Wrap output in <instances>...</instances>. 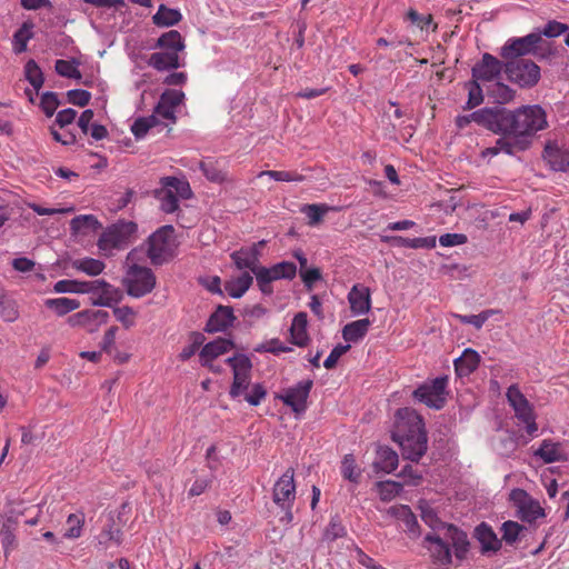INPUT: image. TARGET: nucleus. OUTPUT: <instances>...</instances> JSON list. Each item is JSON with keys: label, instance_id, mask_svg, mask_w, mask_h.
Here are the masks:
<instances>
[{"label": "nucleus", "instance_id": "f257e3e1", "mask_svg": "<svg viewBox=\"0 0 569 569\" xmlns=\"http://www.w3.org/2000/svg\"><path fill=\"white\" fill-rule=\"evenodd\" d=\"M547 126L546 111L538 104L522 106L515 110L496 107L495 133L507 134L518 150H527L536 133Z\"/></svg>", "mask_w": 569, "mask_h": 569}, {"label": "nucleus", "instance_id": "f03ea898", "mask_svg": "<svg viewBox=\"0 0 569 569\" xmlns=\"http://www.w3.org/2000/svg\"><path fill=\"white\" fill-rule=\"evenodd\" d=\"M392 440L397 442L405 459L419 461L427 451V433L422 418L410 408L396 413Z\"/></svg>", "mask_w": 569, "mask_h": 569}, {"label": "nucleus", "instance_id": "7ed1b4c3", "mask_svg": "<svg viewBox=\"0 0 569 569\" xmlns=\"http://www.w3.org/2000/svg\"><path fill=\"white\" fill-rule=\"evenodd\" d=\"M161 188L156 190V198L160 201V208L166 213H173L179 208V200L190 199L192 190L187 180L176 177H163L160 179Z\"/></svg>", "mask_w": 569, "mask_h": 569}, {"label": "nucleus", "instance_id": "20e7f679", "mask_svg": "<svg viewBox=\"0 0 569 569\" xmlns=\"http://www.w3.org/2000/svg\"><path fill=\"white\" fill-rule=\"evenodd\" d=\"M174 228L163 226L153 232L148 240V257L153 264H162L174 254Z\"/></svg>", "mask_w": 569, "mask_h": 569}, {"label": "nucleus", "instance_id": "39448f33", "mask_svg": "<svg viewBox=\"0 0 569 569\" xmlns=\"http://www.w3.org/2000/svg\"><path fill=\"white\" fill-rule=\"evenodd\" d=\"M122 283L129 296L141 298L156 287V276L150 268L133 262L128 266Z\"/></svg>", "mask_w": 569, "mask_h": 569}, {"label": "nucleus", "instance_id": "423d86ee", "mask_svg": "<svg viewBox=\"0 0 569 569\" xmlns=\"http://www.w3.org/2000/svg\"><path fill=\"white\" fill-rule=\"evenodd\" d=\"M505 72L508 79L520 87H533L540 79V68L529 59L506 61Z\"/></svg>", "mask_w": 569, "mask_h": 569}, {"label": "nucleus", "instance_id": "0eeeda50", "mask_svg": "<svg viewBox=\"0 0 569 569\" xmlns=\"http://www.w3.org/2000/svg\"><path fill=\"white\" fill-rule=\"evenodd\" d=\"M507 400L515 410L516 417L526 425L529 436H535L538 430L533 408L520 391L518 385H511L507 390Z\"/></svg>", "mask_w": 569, "mask_h": 569}, {"label": "nucleus", "instance_id": "6e6552de", "mask_svg": "<svg viewBox=\"0 0 569 569\" xmlns=\"http://www.w3.org/2000/svg\"><path fill=\"white\" fill-rule=\"evenodd\" d=\"M226 362L231 367L233 372V381L229 395L232 399H236L242 396L250 386L252 363L244 355L230 357Z\"/></svg>", "mask_w": 569, "mask_h": 569}, {"label": "nucleus", "instance_id": "1a4fd4ad", "mask_svg": "<svg viewBox=\"0 0 569 569\" xmlns=\"http://www.w3.org/2000/svg\"><path fill=\"white\" fill-rule=\"evenodd\" d=\"M295 470L288 468L284 473L276 481L272 490L273 502L286 511L291 519V509L296 500Z\"/></svg>", "mask_w": 569, "mask_h": 569}, {"label": "nucleus", "instance_id": "9d476101", "mask_svg": "<svg viewBox=\"0 0 569 569\" xmlns=\"http://www.w3.org/2000/svg\"><path fill=\"white\" fill-rule=\"evenodd\" d=\"M510 501L517 508V515L522 521L532 523L537 519L546 517L545 509L540 506V502L523 489L511 490Z\"/></svg>", "mask_w": 569, "mask_h": 569}, {"label": "nucleus", "instance_id": "9b49d317", "mask_svg": "<svg viewBox=\"0 0 569 569\" xmlns=\"http://www.w3.org/2000/svg\"><path fill=\"white\" fill-rule=\"evenodd\" d=\"M448 377H438L430 383H425L413 391V397L426 406L441 409L446 403Z\"/></svg>", "mask_w": 569, "mask_h": 569}, {"label": "nucleus", "instance_id": "f8f14e48", "mask_svg": "<svg viewBox=\"0 0 569 569\" xmlns=\"http://www.w3.org/2000/svg\"><path fill=\"white\" fill-rule=\"evenodd\" d=\"M541 40V36L536 32L509 39L501 48L500 54L506 61L523 59V56L536 53L537 46Z\"/></svg>", "mask_w": 569, "mask_h": 569}, {"label": "nucleus", "instance_id": "ddd939ff", "mask_svg": "<svg viewBox=\"0 0 569 569\" xmlns=\"http://www.w3.org/2000/svg\"><path fill=\"white\" fill-rule=\"evenodd\" d=\"M431 562L438 568H448L452 563V552L449 543L438 535L427 533L422 540Z\"/></svg>", "mask_w": 569, "mask_h": 569}, {"label": "nucleus", "instance_id": "4468645a", "mask_svg": "<svg viewBox=\"0 0 569 569\" xmlns=\"http://www.w3.org/2000/svg\"><path fill=\"white\" fill-rule=\"evenodd\" d=\"M312 386V380H302L296 386L286 389L278 398L297 415L302 413L307 410V400Z\"/></svg>", "mask_w": 569, "mask_h": 569}, {"label": "nucleus", "instance_id": "2eb2a0df", "mask_svg": "<svg viewBox=\"0 0 569 569\" xmlns=\"http://www.w3.org/2000/svg\"><path fill=\"white\" fill-rule=\"evenodd\" d=\"M502 62L490 53H483L471 70L472 79L483 83L485 87L499 79L502 71Z\"/></svg>", "mask_w": 569, "mask_h": 569}, {"label": "nucleus", "instance_id": "dca6fc26", "mask_svg": "<svg viewBox=\"0 0 569 569\" xmlns=\"http://www.w3.org/2000/svg\"><path fill=\"white\" fill-rule=\"evenodd\" d=\"M88 289L89 293L97 296L93 301V305L96 306L111 307L113 303H118L122 299L121 290L103 279L89 281Z\"/></svg>", "mask_w": 569, "mask_h": 569}, {"label": "nucleus", "instance_id": "f3484780", "mask_svg": "<svg viewBox=\"0 0 569 569\" xmlns=\"http://www.w3.org/2000/svg\"><path fill=\"white\" fill-rule=\"evenodd\" d=\"M471 122H475L478 126L483 127L485 129L495 133L496 107H486L470 114L458 116L456 118V126L459 129H465Z\"/></svg>", "mask_w": 569, "mask_h": 569}, {"label": "nucleus", "instance_id": "a211bd4d", "mask_svg": "<svg viewBox=\"0 0 569 569\" xmlns=\"http://www.w3.org/2000/svg\"><path fill=\"white\" fill-rule=\"evenodd\" d=\"M348 302L352 316H362L371 309V292L368 287L353 284L348 292Z\"/></svg>", "mask_w": 569, "mask_h": 569}, {"label": "nucleus", "instance_id": "6ab92c4d", "mask_svg": "<svg viewBox=\"0 0 569 569\" xmlns=\"http://www.w3.org/2000/svg\"><path fill=\"white\" fill-rule=\"evenodd\" d=\"M109 315L103 310H83L69 318L72 326H81L88 331L97 330L101 325L107 323Z\"/></svg>", "mask_w": 569, "mask_h": 569}, {"label": "nucleus", "instance_id": "aec40b11", "mask_svg": "<svg viewBox=\"0 0 569 569\" xmlns=\"http://www.w3.org/2000/svg\"><path fill=\"white\" fill-rule=\"evenodd\" d=\"M233 348L234 345L231 340L218 338L203 346L199 353V361L201 365H210L216 358L227 353Z\"/></svg>", "mask_w": 569, "mask_h": 569}, {"label": "nucleus", "instance_id": "412c9836", "mask_svg": "<svg viewBox=\"0 0 569 569\" xmlns=\"http://www.w3.org/2000/svg\"><path fill=\"white\" fill-rule=\"evenodd\" d=\"M236 317L231 307L219 306L217 310L210 316L207 325V332L224 331L232 326Z\"/></svg>", "mask_w": 569, "mask_h": 569}, {"label": "nucleus", "instance_id": "4be33fe9", "mask_svg": "<svg viewBox=\"0 0 569 569\" xmlns=\"http://www.w3.org/2000/svg\"><path fill=\"white\" fill-rule=\"evenodd\" d=\"M475 537L481 545L482 553H487L489 551L496 552L501 548V541L497 538L492 528L486 522H481L476 527Z\"/></svg>", "mask_w": 569, "mask_h": 569}, {"label": "nucleus", "instance_id": "5701e85b", "mask_svg": "<svg viewBox=\"0 0 569 569\" xmlns=\"http://www.w3.org/2000/svg\"><path fill=\"white\" fill-rule=\"evenodd\" d=\"M204 177L213 183H222L227 180V171L224 164L213 158H206L197 163Z\"/></svg>", "mask_w": 569, "mask_h": 569}, {"label": "nucleus", "instance_id": "b1692460", "mask_svg": "<svg viewBox=\"0 0 569 569\" xmlns=\"http://www.w3.org/2000/svg\"><path fill=\"white\" fill-rule=\"evenodd\" d=\"M480 356L473 349H466L462 355L455 360V370L459 377H468L477 370L480 363Z\"/></svg>", "mask_w": 569, "mask_h": 569}, {"label": "nucleus", "instance_id": "393cba45", "mask_svg": "<svg viewBox=\"0 0 569 569\" xmlns=\"http://www.w3.org/2000/svg\"><path fill=\"white\" fill-rule=\"evenodd\" d=\"M535 456L539 457L545 463H552L566 460V452L562 445L545 439L540 447L535 451Z\"/></svg>", "mask_w": 569, "mask_h": 569}, {"label": "nucleus", "instance_id": "a878e982", "mask_svg": "<svg viewBox=\"0 0 569 569\" xmlns=\"http://www.w3.org/2000/svg\"><path fill=\"white\" fill-rule=\"evenodd\" d=\"M447 535L451 541L456 558L460 561L465 560L469 551V540L467 533L453 525H448Z\"/></svg>", "mask_w": 569, "mask_h": 569}, {"label": "nucleus", "instance_id": "bb28decb", "mask_svg": "<svg viewBox=\"0 0 569 569\" xmlns=\"http://www.w3.org/2000/svg\"><path fill=\"white\" fill-rule=\"evenodd\" d=\"M148 64L158 71L177 69L181 66L179 54L174 51L154 52L149 57Z\"/></svg>", "mask_w": 569, "mask_h": 569}, {"label": "nucleus", "instance_id": "cd10ccee", "mask_svg": "<svg viewBox=\"0 0 569 569\" xmlns=\"http://www.w3.org/2000/svg\"><path fill=\"white\" fill-rule=\"evenodd\" d=\"M230 257L239 270L249 269L253 272L260 266L258 251L254 248L240 249L232 252Z\"/></svg>", "mask_w": 569, "mask_h": 569}, {"label": "nucleus", "instance_id": "c85d7f7f", "mask_svg": "<svg viewBox=\"0 0 569 569\" xmlns=\"http://www.w3.org/2000/svg\"><path fill=\"white\" fill-rule=\"evenodd\" d=\"M371 321L368 318L347 323L342 329V337L348 342H358L368 332Z\"/></svg>", "mask_w": 569, "mask_h": 569}, {"label": "nucleus", "instance_id": "c756f323", "mask_svg": "<svg viewBox=\"0 0 569 569\" xmlns=\"http://www.w3.org/2000/svg\"><path fill=\"white\" fill-rule=\"evenodd\" d=\"M252 281V276L249 272H243L239 277L226 281L224 290L230 297L238 299L248 291Z\"/></svg>", "mask_w": 569, "mask_h": 569}, {"label": "nucleus", "instance_id": "7c9ffc66", "mask_svg": "<svg viewBox=\"0 0 569 569\" xmlns=\"http://www.w3.org/2000/svg\"><path fill=\"white\" fill-rule=\"evenodd\" d=\"M307 325L308 320L306 312H299L293 317L290 327V336L292 343H295L296 346H306L308 341Z\"/></svg>", "mask_w": 569, "mask_h": 569}, {"label": "nucleus", "instance_id": "2f4dec72", "mask_svg": "<svg viewBox=\"0 0 569 569\" xmlns=\"http://www.w3.org/2000/svg\"><path fill=\"white\" fill-rule=\"evenodd\" d=\"M399 458L396 451L388 447H380L377 451L375 466L377 469L391 473L398 467Z\"/></svg>", "mask_w": 569, "mask_h": 569}, {"label": "nucleus", "instance_id": "473e14b6", "mask_svg": "<svg viewBox=\"0 0 569 569\" xmlns=\"http://www.w3.org/2000/svg\"><path fill=\"white\" fill-rule=\"evenodd\" d=\"M518 151V147L509 139V137L507 134H501V137L496 140L495 146L485 148L481 151V157L483 159L492 158L498 156L500 152L513 156Z\"/></svg>", "mask_w": 569, "mask_h": 569}, {"label": "nucleus", "instance_id": "72a5a7b5", "mask_svg": "<svg viewBox=\"0 0 569 569\" xmlns=\"http://www.w3.org/2000/svg\"><path fill=\"white\" fill-rule=\"evenodd\" d=\"M182 19V14L177 9L168 8L160 4L158 11L152 17V21L158 27H172L178 24Z\"/></svg>", "mask_w": 569, "mask_h": 569}, {"label": "nucleus", "instance_id": "f704fd0d", "mask_svg": "<svg viewBox=\"0 0 569 569\" xmlns=\"http://www.w3.org/2000/svg\"><path fill=\"white\" fill-rule=\"evenodd\" d=\"M71 267L90 277H96L104 270L106 263L99 259L86 257L72 260Z\"/></svg>", "mask_w": 569, "mask_h": 569}, {"label": "nucleus", "instance_id": "c9c22d12", "mask_svg": "<svg viewBox=\"0 0 569 569\" xmlns=\"http://www.w3.org/2000/svg\"><path fill=\"white\" fill-rule=\"evenodd\" d=\"M33 24L23 22L22 26L13 33L12 50L16 54L27 51L28 42L33 38Z\"/></svg>", "mask_w": 569, "mask_h": 569}, {"label": "nucleus", "instance_id": "e433bc0d", "mask_svg": "<svg viewBox=\"0 0 569 569\" xmlns=\"http://www.w3.org/2000/svg\"><path fill=\"white\" fill-rule=\"evenodd\" d=\"M156 47L164 49V51H174L179 54V52L184 49V42L180 32L177 30H170L161 34Z\"/></svg>", "mask_w": 569, "mask_h": 569}, {"label": "nucleus", "instance_id": "4c0bfd02", "mask_svg": "<svg viewBox=\"0 0 569 569\" xmlns=\"http://www.w3.org/2000/svg\"><path fill=\"white\" fill-rule=\"evenodd\" d=\"M44 306L52 310L57 316L62 317L80 307L77 299L71 298H52L44 301Z\"/></svg>", "mask_w": 569, "mask_h": 569}, {"label": "nucleus", "instance_id": "58836bf2", "mask_svg": "<svg viewBox=\"0 0 569 569\" xmlns=\"http://www.w3.org/2000/svg\"><path fill=\"white\" fill-rule=\"evenodd\" d=\"M128 242L121 236L120 231H118L113 226L106 231L101 238L99 239L98 246L101 250H112L120 249L124 247Z\"/></svg>", "mask_w": 569, "mask_h": 569}, {"label": "nucleus", "instance_id": "ea45409f", "mask_svg": "<svg viewBox=\"0 0 569 569\" xmlns=\"http://www.w3.org/2000/svg\"><path fill=\"white\" fill-rule=\"evenodd\" d=\"M486 91L498 103H507L515 97V91L507 84L496 80L486 87Z\"/></svg>", "mask_w": 569, "mask_h": 569}, {"label": "nucleus", "instance_id": "a19ab883", "mask_svg": "<svg viewBox=\"0 0 569 569\" xmlns=\"http://www.w3.org/2000/svg\"><path fill=\"white\" fill-rule=\"evenodd\" d=\"M19 317L17 301L7 295H0V318L6 322H14Z\"/></svg>", "mask_w": 569, "mask_h": 569}, {"label": "nucleus", "instance_id": "79ce46f5", "mask_svg": "<svg viewBox=\"0 0 569 569\" xmlns=\"http://www.w3.org/2000/svg\"><path fill=\"white\" fill-rule=\"evenodd\" d=\"M393 515L397 519L401 520L406 527V531L411 535H417L419 525L416 516L408 506L401 505L392 509Z\"/></svg>", "mask_w": 569, "mask_h": 569}, {"label": "nucleus", "instance_id": "37998d69", "mask_svg": "<svg viewBox=\"0 0 569 569\" xmlns=\"http://www.w3.org/2000/svg\"><path fill=\"white\" fill-rule=\"evenodd\" d=\"M89 281L63 279L54 283L53 290L57 293H89Z\"/></svg>", "mask_w": 569, "mask_h": 569}, {"label": "nucleus", "instance_id": "c03bdc74", "mask_svg": "<svg viewBox=\"0 0 569 569\" xmlns=\"http://www.w3.org/2000/svg\"><path fill=\"white\" fill-rule=\"evenodd\" d=\"M121 535L122 533L118 528H114L113 525H110L108 528H104L98 536V548L106 550L110 547V545L119 546L121 543Z\"/></svg>", "mask_w": 569, "mask_h": 569}, {"label": "nucleus", "instance_id": "a18cd8bd", "mask_svg": "<svg viewBox=\"0 0 569 569\" xmlns=\"http://www.w3.org/2000/svg\"><path fill=\"white\" fill-rule=\"evenodd\" d=\"M482 87H485L483 83L476 81L472 78L466 83V88L468 89V101L466 109H473L483 102Z\"/></svg>", "mask_w": 569, "mask_h": 569}, {"label": "nucleus", "instance_id": "49530a36", "mask_svg": "<svg viewBox=\"0 0 569 569\" xmlns=\"http://www.w3.org/2000/svg\"><path fill=\"white\" fill-rule=\"evenodd\" d=\"M83 525L84 515L82 512L69 515L67 518V529L63 536L68 539L79 538L81 536Z\"/></svg>", "mask_w": 569, "mask_h": 569}, {"label": "nucleus", "instance_id": "de8ad7c7", "mask_svg": "<svg viewBox=\"0 0 569 569\" xmlns=\"http://www.w3.org/2000/svg\"><path fill=\"white\" fill-rule=\"evenodd\" d=\"M341 475L345 479L358 483L361 477V471L356 463L352 455H346L341 463Z\"/></svg>", "mask_w": 569, "mask_h": 569}, {"label": "nucleus", "instance_id": "09e8293b", "mask_svg": "<svg viewBox=\"0 0 569 569\" xmlns=\"http://www.w3.org/2000/svg\"><path fill=\"white\" fill-rule=\"evenodd\" d=\"M268 176L276 181H286V182H302L306 177L299 173L296 170H267L261 171L259 177Z\"/></svg>", "mask_w": 569, "mask_h": 569}, {"label": "nucleus", "instance_id": "8fccbe9b", "mask_svg": "<svg viewBox=\"0 0 569 569\" xmlns=\"http://www.w3.org/2000/svg\"><path fill=\"white\" fill-rule=\"evenodd\" d=\"M377 488L382 501H391L401 492L402 483L393 480L379 481Z\"/></svg>", "mask_w": 569, "mask_h": 569}, {"label": "nucleus", "instance_id": "3c124183", "mask_svg": "<svg viewBox=\"0 0 569 569\" xmlns=\"http://www.w3.org/2000/svg\"><path fill=\"white\" fill-rule=\"evenodd\" d=\"M24 73L27 80L36 91H38L43 86V73L34 60L31 59L26 63Z\"/></svg>", "mask_w": 569, "mask_h": 569}, {"label": "nucleus", "instance_id": "603ef678", "mask_svg": "<svg viewBox=\"0 0 569 569\" xmlns=\"http://www.w3.org/2000/svg\"><path fill=\"white\" fill-rule=\"evenodd\" d=\"M501 531L502 540L508 545H513L520 538L522 532L526 531V527L516 521L508 520L502 523Z\"/></svg>", "mask_w": 569, "mask_h": 569}, {"label": "nucleus", "instance_id": "864d4df0", "mask_svg": "<svg viewBox=\"0 0 569 569\" xmlns=\"http://www.w3.org/2000/svg\"><path fill=\"white\" fill-rule=\"evenodd\" d=\"M56 71L59 76L69 79H80L81 72L74 61L59 59L56 61Z\"/></svg>", "mask_w": 569, "mask_h": 569}, {"label": "nucleus", "instance_id": "5fc2aeb1", "mask_svg": "<svg viewBox=\"0 0 569 569\" xmlns=\"http://www.w3.org/2000/svg\"><path fill=\"white\" fill-rule=\"evenodd\" d=\"M157 122L158 120L156 116L139 118L133 122L131 131L137 139H141L157 124Z\"/></svg>", "mask_w": 569, "mask_h": 569}, {"label": "nucleus", "instance_id": "6e6d98bb", "mask_svg": "<svg viewBox=\"0 0 569 569\" xmlns=\"http://www.w3.org/2000/svg\"><path fill=\"white\" fill-rule=\"evenodd\" d=\"M329 209L330 208L327 204H306L302 212L306 213L309 219L308 223L310 226H316L322 220Z\"/></svg>", "mask_w": 569, "mask_h": 569}, {"label": "nucleus", "instance_id": "4d7b16f0", "mask_svg": "<svg viewBox=\"0 0 569 569\" xmlns=\"http://www.w3.org/2000/svg\"><path fill=\"white\" fill-rule=\"evenodd\" d=\"M113 316L124 328L129 329L136 323L137 312L131 307L122 306L113 309Z\"/></svg>", "mask_w": 569, "mask_h": 569}, {"label": "nucleus", "instance_id": "13d9d810", "mask_svg": "<svg viewBox=\"0 0 569 569\" xmlns=\"http://www.w3.org/2000/svg\"><path fill=\"white\" fill-rule=\"evenodd\" d=\"M495 313V310H485L479 315H456L461 323L472 325L477 329H480L485 322Z\"/></svg>", "mask_w": 569, "mask_h": 569}, {"label": "nucleus", "instance_id": "bf43d9fd", "mask_svg": "<svg viewBox=\"0 0 569 569\" xmlns=\"http://www.w3.org/2000/svg\"><path fill=\"white\" fill-rule=\"evenodd\" d=\"M98 223L97 219L92 214H81L74 217L70 222L72 232L79 233L84 232L88 229L94 228Z\"/></svg>", "mask_w": 569, "mask_h": 569}, {"label": "nucleus", "instance_id": "052dcab7", "mask_svg": "<svg viewBox=\"0 0 569 569\" xmlns=\"http://www.w3.org/2000/svg\"><path fill=\"white\" fill-rule=\"evenodd\" d=\"M256 276L257 286L263 295H271L273 292V288L271 286L272 280L270 276L267 273V267L259 266L252 272Z\"/></svg>", "mask_w": 569, "mask_h": 569}, {"label": "nucleus", "instance_id": "680f3d73", "mask_svg": "<svg viewBox=\"0 0 569 569\" xmlns=\"http://www.w3.org/2000/svg\"><path fill=\"white\" fill-rule=\"evenodd\" d=\"M346 535V528L338 517L331 518L328 527L325 530L323 538L328 541H333Z\"/></svg>", "mask_w": 569, "mask_h": 569}, {"label": "nucleus", "instance_id": "e2e57ef3", "mask_svg": "<svg viewBox=\"0 0 569 569\" xmlns=\"http://www.w3.org/2000/svg\"><path fill=\"white\" fill-rule=\"evenodd\" d=\"M40 107L47 117H52L59 107L57 93L44 92L41 97Z\"/></svg>", "mask_w": 569, "mask_h": 569}, {"label": "nucleus", "instance_id": "0e129e2a", "mask_svg": "<svg viewBox=\"0 0 569 569\" xmlns=\"http://www.w3.org/2000/svg\"><path fill=\"white\" fill-rule=\"evenodd\" d=\"M291 348L284 346L279 339L274 338L271 339L258 347L254 348V351L257 352H270L273 355H279L281 352H288Z\"/></svg>", "mask_w": 569, "mask_h": 569}, {"label": "nucleus", "instance_id": "69168bd1", "mask_svg": "<svg viewBox=\"0 0 569 569\" xmlns=\"http://www.w3.org/2000/svg\"><path fill=\"white\" fill-rule=\"evenodd\" d=\"M68 102L78 107H86L91 99V93L82 89H73L67 92Z\"/></svg>", "mask_w": 569, "mask_h": 569}, {"label": "nucleus", "instance_id": "338daca9", "mask_svg": "<svg viewBox=\"0 0 569 569\" xmlns=\"http://www.w3.org/2000/svg\"><path fill=\"white\" fill-rule=\"evenodd\" d=\"M569 30V26L556 20L549 21L541 32H539L540 36H546L548 38H556L563 33H567Z\"/></svg>", "mask_w": 569, "mask_h": 569}, {"label": "nucleus", "instance_id": "774afa93", "mask_svg": "<svg viewBox=\"0 0 569 569\" xmlns=\"http://www.w3.org/2000/svg\"><path fill=\"white\" fill-rule=\"evenodd\" d=\"M244 400L251 406H259L267 396V390L261 383L252 386L250 392L243 393Z\"/></svg>", "mask_w": 569, "mask_h": 569}]
</instances>
